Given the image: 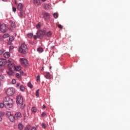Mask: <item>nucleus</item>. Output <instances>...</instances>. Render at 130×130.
I'll return each instance as SVG.
<instances>
[{"mask_svg":"<svg viewBox=\"0 0 130 130\" xmlns=\"http://www.w3.org/2000/svg\"><path fill=\"white\" fill-rule=\"evenodd\" d=\"M3 102L6 108H12L13 107L14 102L13 101V99H11L9 96L5 97Z\"/></svg>","mask_w":130,"mask_h":130,"instance_id":"obj_1","label":"nucleus"},{"mask_svg":"<svg viewBox=\"0 0 130 130\" xmlns=\"http://www.w3.org/2000/svg\"><path fill=\"white\" fill-rule=\"evenodd\" d=\"M27 45L25 43H23L19 48V51L21 53L25 54L27 52Z\"/></svg>","mask_w":130,"mask_h":130,"instance_id":"obj_2","label":"nucleus"},{"mask_svg":"<svg viewBox=\"0 0 130 130\" xmlns=\"http://www.w3.org/2000/svg\"><path fill=\"white\" fill-rule=\"evenodd\" d=\"M15 92L16 90H15V88L13 87H9L6 90V93L7 96H13V95L15 94Z\"/></svg>","mask_w":130,"mask_h":130,"instance_id":"obj_3","label":"nucleus"},{"mask_svg":"<svg viewBox=\"0 0 130 130\" xmlns=\"http://www.w3.org/2000/svg\"><path fill=\"white\" fill-rule=\"evenodd\" d=\"M20 63L23 67H27L28 66V60L25 58H20L19 60Z\"/></svg>","mask_w":130,"mask_h":130,"instance_id":"obj_4","label":"nucleus"},{"mask_svg":"<svg viewBox=\"0 0 130 130\" xmlns=\"http://www.w3.org/2000/svg\"><path fill=\"white\" fill-rule=\"evenodd\" d=\"M37 35L39 39H42L44 35L43 34V31L42 30H38L37 32Z\"/></svg>","mask_w":130,"mask_h":130,"instance_id":"obj_5","label":"nucleus"},{"mask_svg":"<svg viewBox=\"0 0 130 130\" xmlns=\"http://www.w3.org/2000/svg\"><path fill=\"white\" fill-rule=\"evenodd\" d=\"M0 30L3 33L7 32V25L6 24L3 23L0 25Z\"/></svg>","mask_w":130,"mask_h":130,"instance_id":"obj_6","label":"nucleus"},{"mask_svg":"<svg viewBox=\"0 0 130 130\" xmlns=\"http://www.w3.org/2000/svg\"><path fill=\"white\" fill-rule=\"evenodd\" d=\"M17 104H22L23 103V97L21 95H18L16 98Z\"/></svg>","mask_w":130,"mask_h":130,"instance_id":"obj_7","label":"nucleus"},{"mask_svg":"<svg viewBox=\"0 0 130 130\" xmlns=\"http://www.w3.org/2000/svg\"><path fill=\"white\" fill-rule=\"evenodd\" d=\"M22 118V115L21 114V112H18L15 114V115H14L15 119H20V118Z\"/></svg>","mask_w":130,"mask_h":130,"instance_id":"obj_8","label":"nucleus"},{"mask_svg":"<svg viewBox=\"0 0 130 130\" xmlns=\"http://www.w3.org/2000/svg\"><path fill=\"white\" fill-rule=\"evenodd\" d=\"M6 63H7L6 59L3 58H0V67H4V66L6 65Z\"/></svg>","mask_w":130,"mask_h":130,"instance_id":"obj_9","label":"nucleus"},{"mask_svg":"<svg viewBox=\"0 0 130 130\" xmlns=\"http://www.w3.org/2000/svg\"><path fill=\"white\" fill-rule=\"evenodd\" d=\"M24 7V5H23V4H22L21 3H19L17 5V10H18V11H22V10H23V7Z\"/></svg>","mask_w":130,"mask_h":130,"instance_id":"obj_10","label":"nucleus"},{"mask_svg":"<svg viewBox=\"0 0 130 130\" xmlns=\"http://www.w3.org/2000/svg\"><path fill=\"white\" fill-rule=\"evenodd\" d=\"M8 68H9V71L11 72H14V70H15V66L13 64H8Z\"/></svg>","mask_w":130,"mask_h":130,"instance_id":"obj_11","label":"nucleus"},{"mask_svg":"<svg viewBox=\"0 0 130 130\" xmlns=\"http://www.w3.org/2000/svg\"><path fill=\"white\" fill-rule=\"evenodd\" d=\"M18 16L19 17H20V18H25V16H26V14H25L24 11L21 10L18 14Z\"/></svg>","mask_w":130,"mask_h":130,"instance_id":"obj_12","label":"nucleus"},{"mask_svg":"<svg viewBox=\"0 0 130 130\" xmlns=\"http://www.w3.org/2000/svg\"><path fill=\"white\" fill-rule=\"evenodd\" d=\"M11 56V54L9 52H6L4 54V57L5 58H9Z\"/></svg>","mask_w":130,"mask_h":130,"instance_id":"obj_13","label":"nucleus"},{"mask_svg":"<svg viewBox=\"0 0 130 130\" xmlns=\"http://www.w3.org/2000/svg\"><path fill=\"white\" fill-rule=\"evenodd\" d=\"M34 4L35 6H40L41 5L40 0H34Z\"/></svg>","mask_w":130,"mask_h":130,"instance_id":"obj_14","label":"nucleus"},{"mask_svg":"<svg viewBox=\"0 0 130 130\" xmlns=\"http://www.w3.org/2000/svg\"><path fill=\"white\" fill-rule=\"evenodd\" d=\"M14 40V37L11 36L9 37V40L8 42V45H10L13 42V41Z\"/></svg>","mask_w":130,"mask_h":130,"instance_id":"obj_15","label":"nucleus"},{"mask_svg":"<svg viewBox=\"0 0 130 130\" xmlns=\"http://www.w3.org/2000/svg\"><path fill=\"white\" fill-rule=\"evenodd\" d=\"M18 127L19 129L23 130V128H24V125H23V124L20 123L18 124Z\"/></svg>","mask_w":130,"mask_h":130,"instance_id":"obj_16","label":"nucleus"},{"mask_svg":"<svg viewBox=\"0 0 130 130\" xmlns=\"http://www.w3.org/2000/svg\"><path fill=\"white\" fill-rule=\"evenodd\" d=\"M8 118L12 122H13V121L15 120V117H14V115H11L10 116L8 117Z\"/></svg>","mask_w":130,"mask_h":130,"instance_id":"obj_17","label":"nucleus"},{"mask_svg":"<svg viewBox=\"0 0 130 130\" xmlns=\"http://www.w3.org/2000/svg\"><path fill=\"white\" fill-rule=\"evenodd\" d=\"M51 6L49 4H45L44 5V8L45 10H49V9L51 8Z\"/></svg>","mask_w":130,"mask_h":130,"instance_id":"obj_18","label":"nucleus"},{"mask_svg":"<svg viewBox=\"0 0 130 130\" xmlns=\"http://www.w3.org/2000/svg\"><path fill=\"white\" fill-rule=\"evenodd\" d=\"M43 48L41 47H39L38 49H37V51L38 52H39V53H41V52H43Z\"/></svg>","mask_w":130,"mask_h":130,"instance_id":"obj_19","label":"nucleus"},{"mask_svg":"<svg viewBox=\"0 0 130 130\" xmlns=\"http://www.w3.org/2000/svg\"><path fill=\"white\" fill-rule=\"evenodd\" d=\"M44 17L45 18V19H49V14L48 13L45 12L44 14Z\"/></svg>","mask_w":130,"mask_h":130,"instance_id":"obj_20","label":"nucleus"},{"mask_svg":"<svg viewBox=\"0 0 130 130\" xmlns=\"http://www.w3.org/2000/svg\"><path fill=\"white\" fill-rule=\"evenodd\" d=\"M10 23L11 24V27H13V28H15V27H16V24L15 23V22L11 20L10 21Z\"/></svg>","mask_w":130,"mask_h":130,"instance_id":"obj_21","label":"nucleus"},{"mask_svg":"<svg viewBox=\"0 0 130 130\" xmlns=\"http://www.w3.org/2000/svg\"><path fill=\"white\" fill-rule=\"evenodd\" d=\"M21 69H22V67H21V66H20L14 67V70H16V71H21Z\"/></svg>","mask_w":130,"mask_h":130,"instance_id":"obj_22","label":"nucleus"},{"mask_svg":"<svg viewBox=\"0 0 130 130\" xmlns=\"http://www.w3.org/2000/svg\"><path fill=\"white\" fill-rule=\"evenodd\" d=\"M52 35V31H49L47 32L46 36L47 37H50Z\"/></svg>","mask_w":130,"mask_h":130,"instance_id":"obj_23","label":"nucleus"},{"mask_svg":"<svg viewBox=\"0 0 130 130\" xmlns=\"http://www.w3.org/2000/svg\"><path fill=\"white\" fill-rule=\"evenodd\" d=\"M0 81L4 82L5 81V76L3 75H0Z\"/></svg>","mask_w":130,"mask_h":130,"instance_id":"obj_24","label":"nucleus"},{"mask_svg":"<svg viewBox=\"0 0 130 130\" xmlns=\"http://www.w3.org/2000/svg\"><path fill=\"white\" fill-rule=\"evenodd\" d=\"M20 90L22 92H23V91H25V86H24V85H20Z\"/></svg>","mask_w":130,"mask_h":130,"instance_id":"obj_25","label":"nucleus"},{"mask_svg":"<svg viewBox=\"0 0 130 130\" xmlns=\"http://www.w3.org/2000/svg\"><path fill=\"white\" fill-rule=\"evenodd\" d=\"M31 111L33 113H36V111H37V109H36V107H34L31 108Z\"/></svg>","mask_w":130,"mask_h":130,"instance_id":"obj_26","label":"nucleus"},{"mask_svg":"<svg viewBox=\"0 0 130 130\" xmlns=\"http://www.w3.org/2000/svg\"><path fill=\"white\" fill-rule=\"evenodd\" d=\"M45 77L46 78V79H50V73H49V72L47 73Z\"/></svg>","mask_w":130,"mask_h":130,"instance_id":"obj_27","label":"nucleus"},{"mask_svg":"<svg viewBox=\"0 0 130 130\" xmlns=\"http://www.w3.org/2000/svg\"><path fill=\"white\" fill-rule=\"evenodd\" d=\"M9 37H10L9 34H5L3 36V38H8Z\"/></svg>","mask_w":130,"mask_h":130,"instance_id":"obj_28","label":"nucleus"},{"mask_svg":"<svg viewBox=\"0 0 130 130\" xmlns=\"http://www.w3.org/2000/svg\"><path fill=\"white\" fill-rule=\"evenodd\" d=\"M15 76L16 77H17L18 79H21V78H22V75L19 73H16Z\"/></svg>","mask_w":130,"mask_h":130,"instance_id":"obj_29","label":"nucleus"},{"mask_svg":"<svg viewBox=\"0 0 130 130\" xmlns=\"http://www.w3.org/2000/svg\"><path fill=\"white\" fill-rule=\"evenodd\" d=\"M53 17L55 18V19H57V18H58V13H54L53 14Z\"/></svg>","mask_w":130,"mask_h":130,"instance_id":"obj_30","label":"nucleus"},{"mask_svg":"<svg viewBox=\"0 0 130 130\" xmlns=\"http://www.w3.org/2000/svg\"><path fill=\"white\" fill-rule=\"evenodd\" d=\"M27 86L28 87H29V88H30V89H32V88H33V85H32V83H31V82H30L27 83Z\"/></svg>","mask_w":130,"mask_h":130,"instance_id":"obj_31","label":"nucleus"},{"mask_svg":"<svg viewBox=\"0 0 130 130\" xmlns=\"http://www.w3.org/2000/svg\"><path fill=\"white\" fill-rule=\"evenodd\" d=\"M13 114H12V113H11V112H10V111L7 112L6 115H7V117H9V116H11Z\"/></svg>","mask_w":130,"mask_h":130,"instance_id":"obj_32","label":"nucleus"},{"mask_svg":"<svg viewBox=\"0 0 130 130\" xmlns=\"http://www.w3.org/2000/svg\"><path fill=\"white\" fill-rule=\"evenodd\" d=\"M40 27H41V23L39 22L36 25V28L37 29H40Z\"/></svg>","mask_w":130,"mask_h":130,"instance_id":"obj_33","label":"nucleus"},{"mask_svg":"<svg viewBox=\"0 0 130 130\" xmlns=\"http://www.w3.org/2000/svg\"><path fill=\"white\" fill-rule=\"evenodd\" d=\"M27 37L28 38H29V39H31V38L33 37V34L32 33L28 34Z\"/></svg>","mask_w":130,"mask_h":130,"instance_id":"obj_34","label":"nucleus"},{"mask_svg":"<svg viewBox=\"0 0 130 130\" xmlns=\"http://www.w3.org/2000/svg\"><path fill=\"white\" fill-rule=\"evenodd\" d=\"M8 63H9V64H12V62H13V59L12 58H10L8 61H7Z\"/></svg>","mask_w":130,"mask_h":130,"instance_id":"obj_35","label":"nucleus"},{"mask_svg":"<svg viewBox=\"0 0 130 130\" xmlns=\"http://www.w3.org/2000/svg\"><path fill=\"white\" fill-rule=\"evenodd\" d=\"M36 96H37V97H39V89H38L36 91Z\"/></svg>","mask_w":130,"mask_h":130,"instance_id":"obj_36","label":"nucleus"},{"mask_svg":"<svg viewBox=\"0 0 130 130\" xmlns=\"http://www.w3.org/2000/svg\"><path fill=\"white\" fill-rule=\"evenodd\" d=\"M4 106H5V103L4 102H3V103H0V108H4Z\"/></svg>","mask_w":130,"mask_h":130,"instance_id":"obj_37","label":"nucleus"},{"mask_svg":"<svg viewBox=\"0 0 130 130\" xmlns=\"http://www.w3.org/2000/svg\"><path fill=\"white\" fill-rule=\"evenodd\" d=\"M3 115H4V114L3 113V112H0V121H2V120H3L2 116H3Z\"/></svg>","mask_w":130,"mask_h":130,"instance_id":"obj_38","label":"nucleus"},{"mask_svg":"<svg viewBox=\"0 0 130 130\" xmlns=\"http://www.w3.org/2000/svg\"><path fill=\"white\" fill-rule=\"evenodd\" d=\"M41 126L43 128H46V125L44 123L41 124Z\"/></svg>","mask_w":130,"mask_h":130,"instance_id":"obj_39","label":"nucleus"},{"mask_svg":"<svg viewBox=\"0 0 130 130\" xmlns=\"http://www.w3.org/2000/svg\"><path fill=\"white\" fill-rule=\"evenodd\" d=\"M30 125H27L25 127L24 130H29V129H30Z\"/></svg>","mask_w":130,"mask_h":130,"instance_id":"obj_40","label":"nucleus"},{"mask_svg":"<svg viewBox=\"0 0 130 130\" xmlns=\"http://www.w3.org/2000/svg\"><path fill=\"white\" fill-rule=\"evenodd\" d=\"M4 52H5V49H2L0 50V55H2L3 54V53H4Z\"/></svg>","mask_w":130,"mask_h":130,"instance_id":"obj_41","label":"nucleus"},{"mask_svg":"<svg viewBox=\"0 0 130 130\" xmlns=\"http://www.w3.org/2000/svg\"><path fill=\"white\" fill-rule=\"evenodd\" d=\"M46 113H45V112H43L41 114L42 117H44V116H46Z\"/></svg>","mask_w":130,"mask_h":130,"instance_id":"obj_42","label":"nucleus"},{"mask_svg":"<svg viewBox=\"0 0 130 130\" xmlns=\"http://www.w3.org/2000/svg\"><path fill=\"white\" fill-rule=\"evenodd\" d=\"M12 83L13 84H15L16 83H17L16 79H12Z\"/></svg>","mask_w":130,"mask_h":130,"instance_id":"obj_43","label":"nucleus"},{"mask_svg":"<svg viewBox=\"0 0 130 130\" xmlns=\"http://www.w3.org/2000/svg\"><path fill=\"white\" fill-rule=\"evenodd\" d=\"M12 11L14 13H16V11H17V8L16 7H12Z\"/></svg>","mask_w":130,"mask_h":130,"instance_id":"obj_44","label":"nucleus"},{"mask_svg":"<svg viewBox=\"0 0 130 130\" xmlns=\"http://www.w3.org/2000/svg\"><path fill=\"white\" fill-rule=\"evenodd\" d=\"M40 76L38 75L37 77V81L40 82Z\"/></svg>","mask_w":130,"mask_h":130,"instance_id":"obj_45","label":"nucleus"},{"mask_svg":"<svg viewBox=\"0 0 130 130\" xmlns=\"http://www.w3.org/2000/svg\"><path fill=\"white\" fill-rule=\"evenodd\" d=\"M20 107H21V109H24V107H25V104H22L20 106Z\"/></svg>","mask_w":130,"mask_h":130,"instance_id":"obj_46","label":"nucleus"},{"mask_svg":"<svg viewBox=\"0 0 130 130\" xmlns=\"http://www.w3.org/2000/svg\"><path fill=\"white\" fill-rule=\"evenodd\" d=\"M20 85H21L20 83H17L16 84V88H18V87H19Z\"/></svg>","mask_w":130,"mask_h":130,"instance_id":"obj_47","label":"nucleus"},{"mask_svg":"<svg viewBox=\"0 0 130 130\" xmlns=\"http://www.w3.org/2000/svg\"><path fill=\"white\" fill-rule=\"evenodd\" d=\"M58 28H59V29H62V26L61 24H59L58 25Z\"/></svg>","mask_w":130,"mask_h":130,"instance_id":"obj_48","label":"nucleus"},{"mask_svg":"<svg viewBox=\"0 0 130 130\" xmlns=\"http://www.w3.org/2000/svg\"><path fill=\"white\" fill-rule=\"evenodd\" d=\"M20 75H21V76H23V75H24V71H21L20 72Z\"/></svg>","mask_w":130,"mask_h":130,"instance_id":"obj_49","label":"nucleus"},{"mask_svg":"<svg viewBox=\"0 0 130 130\" xmlns=\"http://www.w3.org/2000/svg\"><path fill=\"white\" fill-rule=\"evenodd\" d=\"M37 38H38V37H37L36 35L34 36V39H35V40H37Z\"/></svg>","mask_w":130,"mask_h":130,"instance_id":"obj_50","label":"nucleus"},{"mask_svg":"<svg viewBox=\"0 0 130 130\" xmlns=\"http://www.w3.org/2000/svg\"><path fill=\"white\" fill-rule=\"evenodd\" d=\"M9 49H14V46H10L9 47Z\"/></svg>","mask_w":130,"mask_h":130,"instance_id":"obj_51","label":"nucleus"},{"mask_svg":"<svg viewBox=\"0 0 130 130\" xmlns=\"http://www.w3.org/2000/svg\"><path fill=\"white\" fill-rule=\"evenodd\" d=\"M7 74H8V75H9L10 76H12V72H7Z\"/></svg>","mask_w":130,"mask_h":130,"instance_id":"obj_52","label":"nucleus"},{"mask_svg":"<svg viewBox=\"0 0 130 130\" xmlns=\"http://www.w3.org/2000/svg\"><path fill=\"white\" fill-rule=\"evenodd\" d=\"M31 130H36V128L35 127H32Z\"/></svg>","mask_w":130,"mask_h":130,"instance_id":"obj_53","label":"nucleus"},{"mask_svg":"<svg viewBox=\"0 0 130 130\" xmlns=\"http://www.w3.org/2000/svg\"><path fill=\"white\" fill-rule=\"evenodd\" d=\"M43 108L44 109V108H45V105H43Z\"/></svg>","mask_w":130,"mask_h":130,"instance_id":"obj_54","label":"nucleus"},{"mask_svg":"<svg viewBox=\"0 0 130 130\" xmlns=\"http://www.w3.org/2000/svg\"><path fill=\"white\" fill-rule=\"evenodd\" d=\"M43 3H44V2H46V0H41Z\"/></svg>","mask_w":130,"mask_h":130,"instance_id":"obj_55","label":"nucleus"},{"mask_svg":"<svg viewBox=\"0 0 130 130\" xmlns=\"http://www.w3.org/2000/svg\"><path fill=\"white\" fill-rule=\"evenodd\" d=\"M15 5H17V0H15Z\"/></svg>","mask_w":130,"mask_h":130,"instance_id":"obj_56","label":"nucleus"},{"mask_svg":"<svg viewBox=\"0 0 130 130\" xmlns=\"http://www.w3.org/2000/svg\"><path fill=\"white\" fill-rule=\"evenodd\" d=\"M3 2H8V0H2Z\"/></svg>","mask_w":130,"mask_h":130,"instance_id":"obj_57","label":"nucleus"},{"mask_svg":"<svg viewBox=\"0 0 130 130\" xmlns=\"http://www.w3.org/2000/svg\"><path fill=\"white\" fill-rule=\"evenodd\" d=\"M2 86V82L0 81V87Z\"/></svg>","mask_w":130,"mask_h":130,"instance_id":"obj_58","label":"nucleus"},{"mask_svg":"<svg viewBox=\"0 0 130 130\" xmlns=\"http://www.w3.org/2000/svg\"><path fill=\"white\" fill-rule=\"evenodd\" d=\"M3 40H4L3 39H2L1 40H0L1 41H3Z\"/></svg>","mask_w":130,"mask_h":130,"instance_id":"obj_59","label":"nucleus"}]
</instances>
